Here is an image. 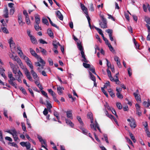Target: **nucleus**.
I'll use <instances>...</instances> for the list:
<instances>
[{
  "instance_id": "1",
  "label": "nucleus",
  "mask_w": 150,
  "mask_h": 150,
  "mask_svg": "<svg viewBox=\"0 0 150 150\" xmlns=\"http://www.w3.org/2000/svg\"><path fill=\"white\" fill-rule=\"evenodd\" d=\"M29 49L31 55L38 59V62H35V66L37 67H39L37 69L38 71L39 72H41V69H44V66L46 63L45 62L40 56L38 55L35 51L32 48H30Z\"/></svg>"
},
{
  "instance_id": "2",
  "label": "nucleus",
  "mask_w": 150,
  "mask_h": 150,
  "mask_svg": "<svg viewBox=\"0 0 150 150\" xmlns=\"http://www.w3.org/2000/svg\"><path fill=\"white\" fill-rule=\"evenodd\" d=\"M101 21H99V24L101 28H107V21L106 18H105L103 15L100 16Z\"/></svg>"
},
{
  "instance_id": "3",
  "label": "nucleus",
  "mask_w": 150,
  "mask_h": 150,
  "mask_svg": "<svg viewBox=\"0 0 150 150\" xmlns=\"http://www.w3.org/2000/svg\"><path fill=\"white\" fill-rule=\"evenodd\" d=\"M31 69L30 72L32 74L33 78L35 80H38L39 78L36 73L33 70V66L32 63L28 65Z\"/></svg>"
},
{
  "instance_id": "4",
  "label": "nucleus",
  "mask_w": 150,
  "mask_h": 150,
  "mask_svg": "<svg viewBox=\"0 0 150 150\" xmlns=\"http://www.w3.org/2000/svg\"><path fill=\"white\" fill-rule=\"evenodd\" d=\"M106 32L108 33L111 41H114V44L115 45H116V42L115 40H114L112 37L113 30L112 29H108L106 30Z\"/></svg>"
},
{
  "instance_id": "5",
  "label": "nucleus",
  "mask_w": 150,
  "mask_h": 150,
  "mask_svg": "<svg viewBox=\"0 0 150 150\" xmlns=\"http://www.w3.org/2000/svg\"><path fill=\"white\" fill-rule=\"evenodd\" d=\"M127 120L130 122V126L132 128H135L136 127L137 125L134 118L130 117V118L127 119Z\"/></svg>"
},
{
  "instance_id": "6",
  "label": "nucleus",
  "mask_w": 150,
  "mask_h": 150,
  "mask_svg": "<svg viewBox=\"0 0 150 150\" xmlns=\"http://www.w3.org/2000/svg\"><path fill=\"white\" fill-rule=\"evenodd\" d=\"M19 55L21 58H23L25 60L28 65L32 63L29 58L24 55L23 52H21V54Z\"/></svg>"
},
{
  "instance_id": "7",
  "label": "nucleus",
  "mask_w": 150,
  "mask_h": 150,
  "mask_svg": "<svg viewBox=\"0 0 150 150\" xmlns=\"http://www.w3.org/2000/svg\"><path fill=\"white\" fill-rule=\"evenodd\" d=\"M25 74L27 79L30 81H33V80L27 68H25L24 70Z\"/></svg>"
},
{
  "instance_id": "8",
  "label": "nucleus",
  "mask_w": 150,
  "mask_h": 150,
  "mask_svg": "<svg viewBox=\"0 0 150 150\" xmlns=\"http://www.w3.org/2000/svg\"><path fill=\"white\" fill-rule=\"evenodd\" d=\"M12 59L14 61H16L21 68L23 69L24 67L21 60L19 57L16 56L15 57H13Z\"/></svg>"
},
{
  "instance_id": "9",
  "label": "nucleus",
  "mask_w": 150,
  "mask_h": 150,
  "mask_svg": "<svg viewBox=\"0 0 150 150\" xmlns=\"http://www.w3.org/2000/svg\"><path fill=\"white\" fill-rule=\"evenodd\" d=\"M20 144L23 147H26L27 149H30V148L31 144L29 142H21Z\"/></svg>"
},
{
  "instance_id": "10",
  "label": "nucleus",
  "mask_w": 150,
  "mask_h": 150,
  "mask_svg": "<svg viewBox=\"0 0 150 150\" xmlns=\"http://www.w3.org/2000/svg\"><path fill=\"white\" fill-rule=\"evenodd\" d=\"M8 77L10 79L8 81L9 83L13 81L16 80V79L13 76V74L11 72L8 73Z\"/></svg>"
},
{
  "instance_id": "11",
  "label": "nucleus",
  "mask_w": 150,
  "mask_h": 150,
  "mask_svg": "<svg viewBox=\"0 0 150 150\" xmlns=\"http://www.w3.org/2000/svg\"><path fill=\"white\" fill-rule=\"evenodd\" d=\"M105 107L107 109L111 112H116L115 109L112 107H110L108 105V103H106L105 104Z\"/></svg>"
},
{
  "instance_id": "12",
  "label": "nucleus",
  "mask_w": 150,
  "mask_h": 150,
  "mask_svg": "<svg viewBox=\"0 0 150 150\" xmlns=\"http://www.w3.org/2000/svg\"><path fill=\"white\" fill-rule=\"evenodd\" d=\"M18 21L19 25L21 26H22L25 23L23 22L22 16L21 15H18Z\"/></svg>"
},
{
  "instance_id": "13",
  "label": "nucleus",
  "mask_w": 150,
  "mask_h": 150,
  "mask_svg": "<svg viewBox=\"0 0 150 150\" xmlns=\"http://www.w3.org/2000/svg\"><path fill=\"white\" fill-rule=\"evenodd\" d=\"M13 132V134L12 135L15 141H16L18 139V137L17 135V132L16 130L14 129L12 130Z\"/></svg>"
},
{
  "instance_id": "14",
  "label": "nucleus",
  "mask_w": 150,
  "mask_h": 150,
  "mask_svg": "<svg viewBox=\"0 0 150 150\" xmlns=\"http://www.w3.org/2000/svg\"><path fill=\"white\" fill-rule=\"evenodd\" d=\"M56 14L60 20H63V16L59 11H56Z\"/></svg>"
},
{
  "instance_id": "15",
  "label": "nucleus",
  "mask_w": 150,
  "mask_h": 150,
  "mask_svg": "<svg viewBox=\"0 0 150 150\" xmlns=\"http://www.w3.org/2000/svg\"><path fill=\"white\" fill-rule=\"evenodd\" d=\"M66 122L67 124L70 126L72 128H73L74 127V124L71 121L68 119H65Z\"/></svg>"
},
{
  "instance_id": "16",
  "label": "nucleus",
  "mask_w": 150,
  "mask_h": 150,
  "mask_svg": "<svg viewBox=\"0 0 150 150\" xmlns=\"http://www.w3.org/2000/svg\"><path fill=\"white\" fill-rule=\"evenodd\" d=\"M106 115L110 118L111 119H113L114 121L116 123V124H117L118 123L117 120L115 118V117L113 115H112L111 114H110V113H106Z\"/></svg>"
},
{
  "instance_id": "17",
  "label": "nucleus",
  "mask_w": 150,
  "mask_h": 150,
  "mask_svg": "<svg viewBox=\"0 0 150 150\" xmlns=\"http://www.w3.org/2000/svg\"><path fill=\"white\" fill-rule=\"evenodd\" d=\"M134 97L136 100L139 103H141V99L140 97L139 96L137 93H133Z\"/></svg>"
},
{
  "instance_id": "18",
  "label": "nucleus",
  "mask_w": 150,
  "mask_h": 150,
  "mask_svg": "<svg viewBox=\"0 0 150 150\" xmlns=\"http://www.w3.org/2000/svg\"><path fill=\"white\" fill-rule=\"evenodd\" d=\"M4 14L3 15L4 17L6 18H8V10L7 9V8L6 7L5 8V9L4 11Z\"/></svg>"
},
{
  "instance_id": "19",
  "label": "nucleus",
  "mask_w": 150,
  "mask_h": 150,
  "mask_svg": "<svg viewBox=\"0 0 150 150\" xmlns=\"http://www.w3.org/2000/svg\"><path fill=\"white\" fill-rule=\"evenodd\" d=\"M81 8L82 11L84 12L86 14H87V9L85 7V6L83 4L81 3Z\"/></svg>"
},
{
  "instance_id": "20",
  "label": "nucleus",
  "mask_w": 150,
  "mask_h": 150,
  "mask_svg": "<svg viewBox=\"0 0 150 150\" xmlns=\"http://www.w3.org/2000/svg\"><path fill=\"white\" fill-rule=\"evenodd\" d=\"M77 47L79 49V50L81 52V51H83V48L82 46V45H81V43H79L78 42H77Z\"/></svg>"
},
{
  "instance_id": "21",
  "label": "nucleus",
  "mask_w": 150,
  "mask_h": 150,
  "mask_svg": "<svg viewBox=\"0 0 150 150\" xmlns=\"http://www.w3.org/2000/svg\"><path fill=\"white\" fill-rule=\"evenodd\" d=\"M87 117L88 119H90L91 120V123H93V115L92 113H89L87 114Z\"/></svg>"
},
{
  "instance_id": "22",
  "label": "nucleus",
  "mask_w": 150,
  "mask_h": 150,
  "mask_svg": "<svg viewBox=\"0 0 150 150\" xmlns=\"http://www.w3.org/2000/svg\"><path fill=\"white\" fill-rule=\"evenodd\" d=\"M47 32L49 35L52 38H53V33L50 29H48L47 30Z\"/></svg>"
},
{
  "instance_id": "23",
  "label": "nucleus",
  "mask_w": 150,
  "mask_h": 150,
  "mask_svg": "<svg viewBox=\"0 0 150 150\" xmlns=\"http://www.w3.org/2000/svg\"><path fill=\"white\" fill-rule=\"evenodd\" d=\"M7 26L2 27V25H1V28L2 32L6 34H8L9 32L6 27Z\"/></svg>"
},
{
  "instance_id": "24",
  "label": "nucleus",
  "mask_w": 150,
  "mask_h": 150,
  "mask_svg": "<svg viewBox=\"0 0 150 150\" xmlns=\"http://www.w3.org/2000/svg\"><path fill=\"white\" fill-rule=\"evenodd\" d=\"M30 38L33 44H37L38 43L37 40L33 36H32L31 37H30Z\"/></svg>"
},
{
  "instance_id": "25",
  "label": "nucleus",
  "mask_w": 150,
  "mask_h": 150,
  "mask_svg": "<svg viewBox=\"0 0 150 150\" xmlns=\"http://www.w3.org/2000/svg\"><path fill=\"white\" fill-rule=\"evenodd\" d=\"M80 128L82 130V132L83 134L87 135L88 133V131L87 129L83 127L82 126L80 127Z\"/></svg>"
},
{
  "instance_id": "26",
  "label": "nucleus",
  "mask_w": 150,
  "mask_h": 150,
  "mask_svg": "<svg viewBox=\"0 0 150 150\" xmlns=\"http://www.w3.org/2000/svg\"><path fill=\"white\" fill-rule=\"evenodd\" d=\"M35 20L36 25L39 24L40 23V19L38 16L35 17Z\"/></svg>"
},
{
  "instance_id": "27",
  "label": "nucleus",
  "mask_w": 150,
  "mask_h": 150,
  "mask_svg": "<svg viewBox=\"0 0 150 150\" xmlns=\"http://www.w3.org/2000/svg\"><path fill=\"white\" fill-rule=\"evenodd\" d=\"M77 119L79 121V123L80 124L81 126L83 127L84 126V124L82 120L81 119L80 117L79 116H77Z\"/></svg>"
},
{
  "instance_id": "28",
  "label": "nucleus",
  "mask_w": 150,
  "mask_h": 150,
  "mask_svg": "<svg viewBox=\"0 0 150 150\" xmlns=\"http://www.w3.org/2000/svg\"><path fill=\"white\" fill-rule=\"evenodd\" d=\"M62 89L64 90V88L63 87H58L57 88V90L58 91V92L59 95H61L62 93Z\"/></svg>"
},
{
  "instance_id": "29",
  "label": "nucleus",
  "mask_w": 150,
  "mask_h": 150,
  "mask_svg": "<svg viewBox=\"0 0 150 150\" xmlns=\"http://www.w3.org/2000/svg\"><path fill=\"white\" fill-rule=\"evenodd\" d=\"M144 20L148 25H150V18L147 16H145Z\"/></svg>"
},
{
  "instance_id": "30",
  "label": "nucleus",
  "mask_w": 150,
  "mask_h": 150,
  "mask_svg": "<svg viewBox=\"0 0 150 150\" xmlns=\"http://www.w3.org/2000/svg\"><path fill=\"white\" fill-rule=\"evenodd\" d=\"M143 104L144 106L148 107L150 105V102L144 101L143 102Z\"/></svg>"
},
{
  "instance_id": "31",
  "label": "nucleus",
  "mask_w": 150,
  "mask_h": 150,
  "mask_svg": "<svg viewBox=\"0 0 150 150\" xmlns=\"http://www.w3.org/2000/svg\"><path fill=\"white\" fill-rule=\"evenodd\" d=\"M89 74L90 76L91 79L93 81H96L95 76L90 71L89 72Z\"/></svg>"
},
{
  "instance_id": "32",
  "label": "nucleus",
  "mask_w": 150,
  "mask_h": 150,
  "mask_svg": "<svg viewBox=\"0 0 150 150\" xmlns=\"http://www.w3.org/2000/svg\"><path fill=\"white\" fill-rule=\"evenodd\" d=\"M0 141H1L4 144H5L3 137L2 133L1 131L0 130Z\"/></svg>"
},
{
  "instance_id": "33",
  "label": "nucleus",
  "mask_w": 150,
  "mask_h": 150,
  "mask_svg": "<svg viewBox=\"0 0 150 150\" xmlns=\"http://www.w3.org/2000/svg\"><path fill=\"white\" fill-rule=\"evenodd\" d=\"M42 22L43 23L47 25H49L48 21L47 20L46 18H43L42 19Z\"/></svg>"
},
{
  "instance_id": "34",
  "label": "nucleus",
  "mask_w": 150,
  "mask_h": 150,
  "mask_svg": "<svg viewBox=\"0 0 150 150\" xmlns=\"http://www.w3.org/2000/svg\"><path fill=\"white\" fill-rule=\"evenodd\" d=\"M116 106L118 109L120 110L122 108V106L121 103L117 102L116 103Z\"/></svg>"
},
{
  "instance_id": "35",
  "label": "nucleus",
  "mask_w": 150,
  "mask_h": 150,
  "mask_svg": "<svg viewBox=\"0 0 150 150\" xmlns=\"http://www.w3.org/2000/svg\"><path fill=\"white\" fill-rule=\"evenodd\" d=\"M89 70L91 71L95 75H97V74L95 72V69L93 67H90L89 68Z\"/></svg>"
},
{
  "instance_id": "36",
  "label": "nucleus",
  "mask_w": 150,
  "mask_h": 150,
  "mask_svg": "<svg viewBox=\"0 0 150 150\" xmlns=\"http://www.w3.org/2000/svg\"><path fill=\"white\" fill-rule=\"evenodd\" d=\"M86 63H83V66L86 68H89L91 67V65L89 64Z\"/></svg>"
},
{
  "instance_id": "37",
  "label": "nucleus",
  "mask_w": 150,
  "mask_h": 150,
  "mask_svg": "<svg viewBox=\"0 0 150 150\" xmlns=\"http://www.w3.org/2000/svg\"><path fill=\"white\" fill-rule=\"evenodd\" d=\"M47 90L52 96L55 95V93L51 89H48Z\"/></svg>"
},
{
  "instance_id": "38",
  "label": "nucleus",
  "mask_w": 150,
  "mask_h": 150,
  "mask_svg": "<svg viewBox=\"0 0 150 150\" xmlns=\"http://www.w3.org/2000/svg\"><path fill=\"white\" fill-rule=\"evenodd\" d=\"M9 83L16 89L17 88V84L15 82L13 81L10 83V82Z\"/></svg>"
},
{
  "instance_id": "39",
  "label": "nucleus",
  "mask_w": 150,
  "mask_h": 150,
  "mask_svg": "<svg viewBox=\"0 0 150 150\" xmlns=\"http://www.w3.org/2000/svg\"><path fill=\"white\" fill-rule=\"evenodd\" d=\"M125 139L127 141V142L130 144L132 146H133V144L132 141L131 140L128 138L127 137H125Z\"/></svg>"
},
{
  "instance_id": "40",
  "label": "nucleus",
  "mask_w": 150,
  "mask_h": 150,
  "mask_svg": "<svg viewBox=\"0 0 150 150\" xmlns=\"http://www.w3.org/2000/svg\"><path fill=\"white\" fill-rule=\"evenodd\" d=\"M110 51L112 52H115V50H114L113 48L112 47L111 45L110 44H108V45H107Z\"/></svg>"
},
{
  "instance_id": "41",
  "label": "nucleus",
  "mask_w": 150,
  "mask_h": 150,
  "mask_svg": "<svg viewBox=\"0 0 150 150\" xmlns=\"http://www.w3.org/2000/svg\"><path fill=\"white\" fill-rule=\"evenodd\" d=\"M104 88V87H102L101 88V90H102V92L104 93V94L106 96L107 98H108V95L107 92L105 91V90Z\"/></svg>"
},
{
  "instance_id": "42",
  "label": "nucleus",
  "mask_w": 150,
  "mask_h": 150,
  "mask_svg": "<svg viewBox=\"0 0 150 150\" xmlns=\"http://www.w3.org/2000/svg\"><path fill=\"white\" fill-rule=\"evenodd\" d=\"M15 11V9L14 8H12L10 9V10L9 13L11 15H12L14 13Z\"/></svg>"
},
{
  "instance_id": "43",
  "label": "nucleus",
  "mask_w": 150,
  "mask_h": 150,
  "mask_svg": "<svg viewBox=\"0 0 150 150\" xmlns=\"http://www.w3.org/2000/svg\"><path fill=\"white\" fill-rule=\"evenodd\" d=\"M34 28L35 30L37 31L39 29H40V30H42L41 27L39 26V24H36V25H35Z\"/></svg>"
},
{
  "instance_id": "44",
  "label": "nucleus",
  "mask_w": 150,
  "mask_h": 150,
  "mask_svg": "<svg viewBox=\"0 0 150 150\" xmlns=\"http://www.w3.org/2000/svg\"><path fill=\"white\" fill-rule=\"evenodd\" d=\"M19 89L21 90L22 92L24 94H27V93L25 89L22 87H20L19 88Z\"/></svg>"
},
{
  "instance_id": "45",
  "label": "nucleus",
  "mask_w": 150,
  "mask_h": 150,
  "mask_svg": "<svg viewBox=\"0 0 150 150\" xmlns=\"http://www.w3.org/2000/svg\"><path fill=\"white\" fill-rule=\"evenodd\" d=\"M117 97L120 99H122L123 98V96L120 93H117L116 94Z\"/></svg>"
},
{
  "instance_id": "46",
  "label": "nucleus",
  "mask_w": 150,
  "mask_h": 150,
  "mask_svg": "<svg viewBox=\"0 0 150 150\" xmlns=\"http://www.w3.org/2000/svg\"><path fill=\"white\" fill-rule=\"evenodd\" d=\"M134 42L136 46V48L139 49V45L137 43V42L136 41L134 38Z\"/></svg>"
},
{
  "instance_id": "47",
  "label": "nucleus",
  "mask_w": 150,
  "mask_h": 150,
  "mask_svg": "<svg viewBox=\"0 0 150 150\" xmlns=\"http://www.w3.org/2000/svg\"><path fill=\"white\" fill-rule=\"evenodd\" d=\"M135 107L136 108L137 112H139V110L140 108V107L139 105L138 104H136L135 105Z\"/></svg>"
},
{
  "instance_id": "48",
  "label": "nucleus",
  "mask_w": 150,
  "mask_h": 150,
  "mask_svg": "<svg viewBox=\"0 0 150 150\" xmlns=\"http://www.w3.org/2000/svg\"><path fill=\"white\" fill-rule=\"evenodd\" d=\"M52 45L54 46V48L55 49H57L58 47V46H57V45L56 44V41H53Z\"/></svg>"
},
{
  "instance_id": "49",
  "label": "nucleus",
  "mask_w": 150,
  "mask_h": 150,
  "mask_svg": "<svg viewBox=\"0 0 150 150\" xmlns=\"http://www.w3.org/2000/svg\"><path fill=\"white\" fill-rule=\"evenodd\" d=\"M67 117L70 119H73L72 115V113H67Z\"/></svg>"
},
{
  "instance_id": "50",
  "label": "nucleus",
  "mask_w": 150,
  "mask_h": 150,
  "mask_svg": "<svg viewBox=\"0 0 150 150\" xmlns=\"http://www.w3.org/2000/svg\"><path fill=\"white\" fill-rule=\"evenodd\" d=\"M95 28L98 31L100 34L101 35L102 33H103L101 29L96 27H95Z\"/></svg>"
},
{
  "instance_id": "51",
  "label": "nucleus",
  "mask_w": 150,
  "mask_h": 150,
  "mask_svg": "<svg viewBox=\"0 0 150 150\" xmlns=\"http://www.w3.org/2000/svg\"><path fill=\"white\" fill-rule=\"evenodd\" d=\"M50 23L52 26L55 27V28H56L58 29H59V27L58 26H57L52 21L50 22Z\"/></svg>"
},
{
  "instance_id": "52",
  "label": "nucleus",
  "mask_w": 150,
  "mask_h": 150,
  "mask_svg": "<svg viewBox=\"0 0 150 150\" xmlns=\"http://www.w3.org/2000/svg\"><path fill=\"white\" fill-rule=\"evenodd\" d=\"M25 21L26 23L29 25L30 23V20L29 18V16H28L25 17Z\"/></svg>"
},
{
  "instance_id": "53",
  "label": "nucleus",
  "mask_w": 150,
  "mask_h": 150,
  "mask_svg": "<svg viewBox=\"0 0 150 150\" xmlns=\"http://www.w3.org/2000/svg\"><path fill=\"white\" fill-rule=\"evenodd\" d=\"M54 100L57 102L59 104H60V102L56 98V97L55 96H52Z\"/></svg>"
},
{
  "instance_id": "54",
  "label": "nucleus",
  "mask_w": 150,
  "mask_h": 150,
  "mask_svg": "<svg viewBox=\"0 0 150 150\" xmlns=\"http://www.w3.org/2000/svg\"><path fill=\"white\" fill-rule=\"evenodd\" d=\"M90 10L91 11H94V8L92 3H91L90 4Z\"/></svg>"
},
{
  "instance_id": "55",
  "label": "nucleus",
  "mask_w": 150,
  "mask_h": 150,
  "mask_svg": "<svg viewBox=\"0 0 150 150\" xmlns=\"http://www.w3.org/2000/svg\"><path fill=\"white\" fill-rule=\"evenodd\" d=\"M127 71H128V73L129 76H130L132 75L131 69L130 68H128V69Z\"/></svg>"
},
{
  "instance_id": "56",
  "label": "nucleus",
  "mask_w": 150,
  "mask_h": 150,
  "mask_svg": "<svg viewBox=\"0 0 150 150\" xmlns=\"http://www.w3.org/2000/svg\"><path fill=\"white\" fill-rule=\"evenodd\" d=\"M41 91V92L42 94L43 95L45 96L46 98H48L47 93L46 92H45L44 91L42 90Z\"/></svg>"
},
{
  "instance_id": "57",
  "label": "nucleus",
  "mask_w": 150,
  "mask_h": 150,
  "mask_svg": "<svg viewBox=\"0 0 150 150\" xmlns=\"http://www.w3.org/2000/svg\"><path fill=\"white\" fill-rule=\"evenodd\" d=\"M9 144H11V146H13L16 147H18V145L14 142H9Z\"/></svg>"
},
{
  "instance_id": "58",
  "label": "nucleus",
  "mask_w": 150,
  "mask_h": 150,
  "mask_svg": "<svg viewBox=\"0 0 150 150\" xmlns=\"http://www.w3.org/2000/svg\"><path fill=\"white\" fill-rule=\"evenodd\" d=\"M48 62L50 65L52 66L53 64V62L52 59L51 58H49L48 60Z\"/></svg>"
},
{
  "instance_id": "59",
  "label": "nucleus",
  "mask_w": 150,
  "mask_h": 150,
  "mask_svg": "<svg viewBox=\"0 0 150 150\" xmlns=\"http://www.w3.org/2000/svg\"><path fill=\"white\" fill-rule=\"evenodd\" d=\"M103 136H104V137L105 139V140L106 141V142L108 143H109V142H108V137H107V135L106 134H104L103 135Z\"/></svg>"
},
{
  "instance_id": "60",
  "label": "nucleus",
  "mask_w": 150,
  "mask_h": 150,
  "mask_svg": "<svg viewBox=\"0 0 150 150\" xmlns=\"http://www.w3.org/2000/svg\"><path fill=\"white\" fill-rule=\"evenodd\" d=\"M39 41L40 43H41L43 44H47V42L45 41L44 40L42 39H40L39 40Z\"/></svg>"
},
{
  "instance_id": "61",
  "label": "nucleus",
  "mask_w": 150,
  "mask_h": 150,
  "mask_svg": "<svg viewBox=\"0 0 150 150\" xmlns=\"http://www.w3.org/2000/svg\"><path fill=\"white\" fill-rule=\"evenodd\" d=\"M122 88L120 87H117L116 89V91H117V93H120V92L122 91Z\"/></svg>"
},
{
  "instance_id": "62",
  "label": "nucleus",
  "mask_w": 150,
  "mask_h": 150,
  "mask_svg": "<svg viewBox=\"0 0 150 150\" xmlns=\"http://www.w3.org/2000/svg\"><path fill=\"white\" fill-rule=\"evenodd\" d=\"M47 109H51L52 108V106L51 104L49 103L48 101L47 102Z\"/></svg>"
},
{
  "instance_id": "63",
  "label": "nucleus",
  "mask_w": 150,
  "mask_h": 150,
  "mask_svg": "<svg viewBox=\"0 0 150 150\" xmlns=\"http://www.w3.org/2000/svg\"><path fill=\"white\" fill-rule=\"evenodd\" d=\"M110 86V82L108 81H107L104 85V88H107V86Z\"/></svg>"
},
{
  "instance_id": "64",
  "label": "nucleus",
  "mask_w": 150,
  "mask_h": 150,
  "mask_svg": "<svg viewBox=\"0 0 150 150\" xmlns=\"http://www.w3.org/2000/svg\"><path fill=\"white\" fill-rule=\"evenodd\" d=\"M9 63L10 67L12 69L16 67L15 65L12 62H9Z\"/></svg>"
}]
</instances>
